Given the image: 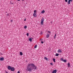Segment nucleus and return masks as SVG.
Instances as JSON below:
<instances>
[{
	"label": "nucleus",
	"instance_id": "obj_18",
	"mask_svg": "<svg viewBox=\"0 0 73 73\" xmlns=\"http://www.w3.org/2000/svg\"><path fill=\"white\" fill-rule=\"evenodd\" d=\"M53 60L54 62H55V59L54 58H53Z\"/></svg>",
	"mask_w": 73,
	"mask_h": 73
},
{
	"label": "nucleus",
	"instance_id": "obj_7",
	"mask_svg": "<svg viewBox=\"0 0 73 73\" xmlns=\"http://www.w3.org/2000/svg\"><path fill=\"white\" fill-rule=\"evenodd\" d=\"M0 60L1 61H3V60H4V58H0Z\"/></svg>",
	"mask_w": 73,
	"mask_h": 73
},
{
	"label": "nucleus",
	"instance_id": "obj_19",
	"mask_svg": "<svg viewBox=\"0 0 73 73\" xmlns=\"http://www.w3.org/2000/svg\"><path fill=\"white\" fill-rule=\"evenodd\" d=\"M56 34L54 35V39L55 38H56Z\"/></svg>",
	"mask_w": 73,
	"mask_h": 73
},
{
	"label": "nucleus",
	"instance_id": "obj_6",
	"mask_svg": "<svg viewBox=\"0 0 73 73\" xmlns=\"http://www.w3.org/2000/svg\"><path fill=\"white\" fill-rule=\"evenodd\" d=\"M11 67L10 66H9L8 67V69L9 70H10L11 69Z\"/></svg>",
	"mask_w": 73,
	"mask_h": 73
},
{
	"label": "nucleus",
	"instance_id": "obj_30",
	"mask_svg": "<svg viewBox=\"0 0 73 73\" xmlns=\"http://www.w3.org/2000/svg\"><path fill=\"white\" fill-rule=\"evenodd\" d=\"M70 1H72V0H68Z\"/></svg>",
	"mask_w": 73,
	"mask_h": 73
},
{
	"label": "nucleus",
	"instance_id": "obj_21",
	"mask_svg": "<svg viewBox=\"0 0 73 73\" xmlns=\"http://www.w3.org/2000/svg\"><path fill=\"white\" fill-rule=\"evenodd\" d=\"M26 35H27V36H29V33H27Z\"/></svg>",
	"mask_w": 73,
	"mask_h": 73
},
{
	"label": "nucleus",
	"instance_id": "obj_22",
	"mask_svg": "<svg viewBox=\"0 0 73 73\" xmlns=\"http://www.w3.org/2000/svg\"><path fill=\"white\" fill-rule=\"evenodd\" d=\"M34 13H36V10H34Z\"/></svg>",
	"mask_w": 73,
	"mask_h": 73
},
{
	"label": "nucleus",
	"instance_id": "obj_8",
	"mask_svg": "<svg viewBox=\"0 0 73 73\" xmlns=\"http://www.w3.org/2000/svg\"><path fill=\"white\" fill-rule=\"evenodd\" d=\"M33 15L34 17H36V16H37V15H36V13H34L33 14Z\"/></svg>",
	"mask_w": 73,
	"mask_h": 73
},
{
	"label": "nucleus",
	"instance_id": "obj_37",
	"mask_svg": "<svg viewBox=\"0 0 73 73\" xmlns=\"http://www.w3.org/2000/svg\"><path fill=\"white\" fill-rule=\"evenodd\" d=\"M6 73H8V72H6Z\"/></svg>",
	"mask_w": 73,
	"mask_h": 73
},
{
	"label": "nucleus",
	"instance_id": "obj_27",
	"mask_svg": "<svg viewBox=\"0 0 73 73\" xmlns=\"http://www.w3.org/2000/svg\"><path fill=\"white\" fill-rule=\"evenodd\" d=\"M13 22V20H11V23H12Z\"/></svg>",
	"mask_w": 73,
	"mask_h": 73
},
{
	"label": "nucleus",
	"instance_id": "obj_36",
	"mask_svg": "<svg viewBox=\"0 0 73 73\" xmlns=\"http://www.w3.org/2000/svg\"><path fill=\"white\" fill-rule=\"evenodd\" d=\"M40 40H42V39H40Z\"/></svg>",
	"mask_w": 73,
	"mask_h": 73
},
{
	"label": "nucleus",
	"instance_id": "obj_14",
	"mask_svg": "<svg viewBox=\"0 0 73 73\" xmlns=\"http://www.w3.org/2000/svg\"><path fill=\"white\" fill-rule=\"evenodd\" d=\"M37 45H35L34 46L35 48V49L37 48Z\"/></svg>",
	"mask_w": 73,
	"mask_h": 73
},
{
	"label": "nucleus",
	"instance_id": "obj_34",
	"mask_svg": "<svg viewBox=\"0 0 73 73\" xmlns=\"http://www.w3.org/2000/svg\"><path fill=\"white\" fill-rule=\"evenodd\" d=\"M24 21H26V19H25L24 20Z\"/></svg>",
	"mask_w": 73,
	"mask_h": 73
},
{
	"label": "nucleus",
	"instance_id": "obj_1",
	"mask_svg": "<svg viewBox=\"0 0 73 73\" xmlns=\"http://www.w3.org/2000/svg\"><path fill=\"white\" fill-rule=\"evenodd\" d=\"M37 67L35 64L33 63L28 64L27 66V69L26 70L29 72H31L32 70L36 69Z\"/></svg>",
	"mask_w": 73,
	"mask_h": 73
},
{
	"label": "nucleus",
	"instance_id": "obj_5",
	"mask_svg": "<svg viewBox=\"0 0 73 73\" xmlns=\"http://www.w3.org/2000/svg\"><path fill=\"white\" fill-rule=\"evenodd\" d=\"M11 71H12L13 72L14 70V68H13V67H11Z\"/></svg>",
	"mask_w": 73,
	"mask_h": 73
},
{
	"label": "nucleus",
	"instance_id": "obj_23",
	"mask_svg": "<svg viewBox=\"0 0 73 73\" xmlns=\"http://www.w3.org/2000/svg\"><path fill=\"white\" fill-rule=\"evenodd\" d=\"M50 64L51 65H53V63H50Z\"/></svg>",
	"mask_w": 73,
	"mask_h": 73
},
{
	"label": "nucleus",
	"instance_id": "obj_38",
	"mask_svg": "<svg viewBox=\"0 0 73 73\" xmlns=\"http://www.w3.org/2000/svg\"><path fill=\"white\" fill-rule=\"evenodd\" d=\"M24 0H22L23 1H24Z\"/></svg>",
	"mask_w": 73,
	"mask_h": 73
},
{
	"label": "nucleus",
	"instance_id": "obj_20",
	"mask_svg": "<svg viewBox=\"0 0 73 73\" xmlns=\"http://www.w3.org/2000/svg\"><path fill=\"white\" fill-rule=\"evenodd\" d=\"M63 61L64 62H66V60H65V59H64V60H63Z\"/></svg>",
	"mask_w": 73,
	"mask_h": 73
},
{
	"label": "nucleus",
	"instance_id": "obj_2",
	"mask_svg": "<svg viewBox=\"0 0 73 73\" xmlns=\"http://www.w3.org/2000/svg\"><path fill=\"white\" fill-rule=\"evenodd\" d=\"M44 18H42L41 20V22L40 23V24L41 25H44Z\"/></svg>",
	"mask_w": 73,
	"mask_h": 73
},
{
	"label": "nucleus",
	"instance_id": "obj_10",
	"mask_svg": "<svg viewBox=\"0 0 73 73\" xmlns=\"http://www.w3.org/2000/svg\"><path fill=\"white\" fill-rule=\"evenodd\" d=\"M67 65H68V67H70V64H69V63H68Z\"/></svg>",
	"mask_w": 73,
	"mask_h": 73
},
{
	"label": "nucleus",
	"instance_id": "obj_3",
	"mask_svg": "<svg viewBox=\"0 0 73 73\" xmlns=\"http://www.w3.org/2000/svg\"><path fill=\"white\" fill-rule=\"evenodd\" d=\"M58 53H62V51L61 50L59 49L58 50Z\"/></svg>",
	"mask_w": 73,
	"mask_h": 73
},
{
	"label": "nucleus",
	"instance_id": "obj_24",
	"mask_svg": "<svg viewBox=\"0 0 73 73\" xmlns=\"http://www.w3.org/2000/svg\"><path fill=\"white\" fill-rule=\"evenodd\" d=\"M0 55H3L2 53L0 52Z\"/></svg>",
	"mask_w": 73,
	"mask_h": 73
},
{
	"label": "nucleus",
	"instance_id": "obj_16",
	"mask_svg": "<svg viewBox=\"0 0 73 73\" xmlns=\"http://www.w3.org/2000/svg\"><path fill=\"white\" fill-rule=\"evenodd\" d=\"M44 58L45 59V60H47L48 59V58H46V57H45Z\"/></svg>",
	"mask_w": 73,
	"mask_h": 73
},
{
	"label": "nucleus",
	"instance_id": "obj_15",
	"mask_svg": "<svg viewBox=\"0 0 73 73\" xmlns=\"http://www.w3.org/2000/svg\"><path fill=\"white\" fill-rule=\"evenodd\" d=\"M59 55V54H58L56 53L55 55V56H58Z\"/></svg>",
	"mask_w": 73,
	"mask_h": 73
},
{
	"label": "nucleus",
	"instance_id": "obj_17",
	"mask_svg": "<svg viewBox=\"0 0 73 73\" xmlns=\"http://www.w3.org/2000/svg\"><path fill=\"white\" fill-rule=\"evenodd\" d=\"M27 28V26H25L24 27V28H25V29H26Z\"/></svg>",
	"mask_w": 73,
	"mask_h": 73
},
{
	"label": "nucleus",
	"instance_id": "obj_33",
	"mask_svg": "<svg viewBox=\"0 0 73 73\" xmlns=\"http://www.w3.org/2000/svg\"><path fill=\"white\" fill-rule=\"evenodd\" d=\"M41 34H42V32H41Z\"/></svg>",
	"mask_w": 73,
	"mask_h": 73
},
{
	"label": "nucleus",
	"instance_id": "obj_13",
	"mask_svg": "<svg viewBox=\"0 0 73 73\" xmlns=\"http://www.w3.org/2000/svg\"><path fill=\"white\" fill-rule=\"evenodd\" d=\"M29 40L30 42H31V41H32V38H30L29 39Z\"/></svg>",
	"mask_w": 73,
	"mask_h": 73
},
{
	"label": "nucleus",
	"instance_id": "obj_12",
	"mask_svg": "<svg viewBox=\"0 0 73 73\" xmlns=\"http://www.w3.org/2000/svg\"><path fill=\"white\" fill-rule=\"evenodd\" d=\"M41 13H45V11L43 10L41 12Z\"/></svg>",
	"mask_w": 73,
	"mask_h": 73
},
{
	"label": "nucleus",
	"instance_id": "obj_26",
	"mask_svg": "<svg viewBox=\"0 0 73 73\" xmlns=\"http://www.w3.org/2000/svg\"><path fill=\"white\" fill-rule=\"evenodd\" d=\"M65 2H68V0H65Z\"/></svg>",
	"mask_w": 73,
	"mask_h": 73
},
{
	"label": "nucleus",
	"instance_id": "obj_25",
	"mask_svg": "<svg viewBox=\"0 0 73 73\" xmlns=\"http://www.w3.org/2000/svg\"><path fill=\"white\" fill-rule=\"evenodd\" d=\"M61 60L62 61H63V59L62 58H61Z\"/></svg>",
	"mask_w": 73,
	"mask_h": 73
},
{
	"label": "nucleus",
	"instance_id": "obj_9",
	"mask_svg": "<svg viewBox=\"0 0 73 73\" xmlns=\"http://www.w3.org/2000/svg\"><path fill=\"white\" fill-rule=\"evenodd\" d=\"M19 54L21 56H23V53L22 52H20Z\"/></svg>",
	"mask_w": 73,
	"mask_h": 73
},
{
	"label": "nucleus",
	"instance_id": "obj_29",
	"mask_svg": "<svg viewBox=\"0 0 73 73\" xmlns=\"http://www.w3.org/2000/svg\"><path fill=\"white\" fill-rule=\"evenodd\" d=\"M41 43H42V44H43V41H42L41 42Z\"/></svg>",
	"mask_w": 73,
	"mask_h": 73
},
{
	"label": "nucleus",
	"instance_id": "obj_11",
	"mask_svg": "<svg viewBox=\"0 0 73 73\" xmlns=\"http://www.w3.org/2000/svg\"><path fill=\"white\" fill-rule=\"evenodd\" d=\"M70 4V1H68V5H69Z\"/></svg>",
	"mask_w": 73,
	"mask_h": 73
},
{
	"label": "nucleus",
	"instance_id": "obj_4",
	"mask_svg": "<svg viewBox=\"0 0 73 73\" xmlns=\"http://www.w3.org/2000/svg\"><path fill=\"white\" fill-rule=\"evenodd\" d=\"M50 36V35L49 34H47L46 35V38H49V37Z\"/></svg>",
	"mask_w": 73,
	"mask_h": 73
},
{
	"label": "nucleus",
	"instance_id": "obj_28",
	"mask_svg": "<svg viewBox=\"0 0 73 73\" xmlns=\"http://www.w3.org/2000/svg\"><path fill=\"white\" fill-rule=\"evenodd\" d=\"M48 33H50V32L49 31H48Z\"/></svg>",
	"mask_w": 73,
	"mask_h": 73
},
{
	"label": "nucleus",
	"instance_id": "obj_32",
	"mask_svg": "<svg viewBox=\"0 0 73 73\" xmlns=\"http://www.w3.org/2000/svg\"><path fill=\"white\" fill-rule=\"evenodd\" d=\"M17 73H20V71H19Z\"/></svg>",
	"mask_w": 73,
	"mask_h": 73
},
{
	"label": "nucleus",
	"instance_id": "obj_35",
	"mask_svg": "<svg viewBox=\"0 0 73 73\" xmlns=\"http://www.w3.org/2000/svg\"><path fill=\"white\" fill-rule=\"evenodd\" d=\"M20 0H17V1H20Z\"/></svg>",
	"mask_w": 73,
	"mask_h": 73
},
{
	"label": "nucleus",
	"instance_id": "obj_31",
	"mask_svg": "<svg viewBox=\"0 0 73 73\" xmlns=\"http://www.w3.org/2000/svg\"><path fill=\"white\" fill-rule=\"evenodd\" d=\"M7 16H9V14H7Z\"/></svg>",
	"mask_w": 73,
	"mask_h": 73
}]
</instances>
